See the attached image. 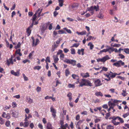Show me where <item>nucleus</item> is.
I'll use <instances>...</instances> for the list:
<instances>
[{"label": "nucleus", "mask_w": 129, "mask_h": 129, "mask_svg": "<svg viewBox=\"0 0 129 129\" xmlns=\"http://www.w3.org/2000/svg\"><path fill=\"white\" fill-rule=\"evenodd\" d=\"M85 80L86 79H83L80 80V82H79V87H82L84 86H85Z\"/></svg>", "instance_id": "nucleus-9"}, {"label": "nucleus", "mask_w": 129, "mask_h": 129, "mask_svg": "<svg viewBox=\"0 0 129 129\" xmlns=\"http://www.w3.org/2000/svg\"><path fill=\"white\" fill-rule=\"evenodd\" d=\"M59 34H66V32L62 30H61L58 31Z\"/></svg>", "instance_id": "nucleus-42"}, {"label": "nucleus", "mask_w": 129, "mask_h": 129, "mask_svg": "<svg viewBox=\"0 0 129 129\" xmlns=\"http://www.w3.org/2000/svg\"><path fill=\"white\" fill-rule=\"evenodd\" d=\"M109 76L112 78H114L116 75V73H113L111 71H110L109 73Z\"/></svg>", "instance_id": "nucleus-15"}, {"label": "nucleus", "mask_w": 129, "mask_h": 129, "mask_svg": "<svg viewBox=\"0 0 129 129\" xmlns=\"http://www.w3.org/2000/svg\"><path fill=\"white\" fill-rule=\"evenodd\" d=\"M76 33L78 35L82 36L86 34V31L85 30H83L81 32H79L78 31L76 32Z\"/></svg>", "instance_id": "nucleus-17"}, {"label": "nucleus", "mask_w": 129, "mask_h": 129, "mask_svg": "<svg viewBox=\"0 0 129 129\" xmlns=\"http://www.w3.org/2000/svg\"><path fill=\"white\" fill-rule=\"evenodd\" d=\"M63 61L67 63L72 64L73 66H74L76 64V61L73 59L69 60L66 59L65 60H63Z\"/></svg>", "instance_id": "nucleus-2"}, {"label": "nucleus", "mask_w": 129, "mask_h": 129, "mask_svg": "<svg viewBox=\"0 0 129 129\" xmlns=\"http://www.w3.org/2000/svg\"><path fill=\"white\" fill-rule=\"evenodd\" d=\"M88 46H89L90 49L92 50L94 47V45L91 42H89L88 44Z\"/></svg>", "instance_id": "nucleus-30"}, {"label": "nucleus", "mask_w": 129, "mask_h": 129, "mask_svg": "<svg viewBox=\"0 0 129 129\" xmlns=\"http://www.w3.org/2000/svg\"><path fill=\"white\" fill-rule=\"evenodd\" d=\"M32 40V46L33 47H35L39 43V40L38 39H34L33 37H31Z\"/></svg>", "instance_id": "nucleus-4"}, {"label": "nucleus", "mask_w": 129, "mask_h": 129, "mask_svg": "<svg viewBox=\"0 0 129 129\" xmlns=\"http://www.w3.org/2000/svg\"><path fill=\"white\" fill-rule=\"evenodd\" d=\"M124 52L127 54H129V49L128 48H124Z\"/></svg>", "instance_id": "nucleus-39"}, {"label": "nucleus", "mask_w": 129, "mask_h": 129, "mask_svg": "<svg viewBox=\"0 0 129 129\" xmlns=\"http://www.w3.org/2000/svg\"><path fill=\"white\" fill-rule=\"evenodd\" d=\"M47 129H52L53 127L51 123L49 122L47 123Z\"/></svg>", "instance_id": "nucleus-23"}, {"label": "nucleus", "mask_w": 129, "mask_h": 129, "mask_svg": "<svg viewBox=\"0 0 129 129\" xmlns=\"http://www.w3.org/2000/svg\"><path fill=\"white\" fill-rule=\"evenodd\" d=\"M110 59V57L108 55H106L102 58H99L97 59V61L98 62H101L104 63L105 61L107 60Z\"/></svg>", "instance_id": "nucleus-1"}, {"label": "nucleus", "mask_w": 129, "mask_h": 129, "mask_svg": "<svg viewBox=\"0 0 129 129\" xmlns=\"http://www.w3.org/2000/svg\"><path fill=\"white\" fill-rule=\"evenodd\" d=\"M110 112H109L108 113H106V116L105 117L106 119H107L108 118V117L110 116Z\"/></svg>", "instance_id": "nucleus-64"}, {"label": "nucleus", "mask_w": 129, "mask_h": 129, "mask_svg": "<svg viewBox=\"0 0 129 129\" xmlns=\"http://www.w3.org/2000/svg\"><path fill=\"white\" fill-rule=\"evenodd\" d=\"M41 68V66H36L34 67V69L35 70H39Z\"/></svg>", "instance_id": "nucleus-45"}, {"label": "nucleus", "mask_w": 129, "mask_h": 129, "mask_svg": "<svg viewBox=\"0 0 129 129\" xmlns=\"http://www.w3.org/2000/svg\"><path fill=\"white\" fill-rule=\"evenodd\" d=\"M125 64L121 60H120L117 62L114 63L113 64V65L117 67H120L121 66H123Z\"/></svg>", "instance_id": "nucleus-3"}, {"label": "nucleus", "mask_w": 129, "mask_h": 129, "mask_svg": "<svg viewBox=\"0 0 129 129\" xmlns=\"http://www.w3.org/2000/svg\"><path fill=\"white\" fill-rule=\"evenodd\" d=\"M93 9L95 10L96 11H97L99 10V6L98 5L93 6Z\"/></svg>", "instance_id": "nucleus-27"}, {"label": "nucleus", "mask_w": 129, "mask_h": 129, "mask_svg": "<svg viewBox=\"0 0 129 129\" xmlns=\"http://www.w3.org/2000/svg\"><path fill=\"white\" fill-rule=\"evenodd\" d=\"M94 83L96 86H99L102 85L101 81L99 79H97L95 80L94 81Z\"/></svg>", "instance_id": "nucleus-8"}, {"label": "nucleus", "mask_w": 129, "mask_h": 129, "mask_svg": "<svg viewBox=\"0 0 129 129\" xmlns=\"http://www.w3.org/2000/svg\"><path fill=\"white\" fill-rule=\"evenodd\" d=\"M33 25H30L27 29L26 32L27 33V36H28L30 35L31 33V30L30 29L33 27Z\"/></svg>", "instance_id": "nucleus-12"}, {"label": "nucleus", "mask_w": 129, "mask_h": 129, "mask_svg": "<svg viewBox=\"0 0 129 129\" xmlns=\"http://www.w3.org/2000/svg\"><path fill=\"white\" fill-rule=\"evenodd\" d=\"M72 77L74 79H76L77 80H78L79 79V76L75 74H72Z\"/></svg>", "instance_id": "nucleus-28"}, {"label": "nucleus", "mask_w": 129, "mask_h": 129, "mask_svg": "<svg viewBox=\"0 0 129 129\" xmlns=\"http://www.w3.org/2000/svg\"><path fill=\"white\" fill-rule=\"evenodd\" d=\"M71 53L72 54H75V49L74 48H71Z\"/></svg>", "instance_id": "nucleus-44"}, {"label": "nucleus", "mask_w": 129, "mask_h": 129, "mask_svg": "<svg viewBox=\"0 0 129 129\" xmlns=\"http://www.w3.org/2000/svg\"><path fill=\"white\" fill-rule=\"evenodd\" d=\"M7 64L8 66H9L11 64H13V62L12 58H10L9 59L7 60Z\"/></svg>", "instance_id": "nucleus-13"}, {"label": "nucleus", "mask_w": 129, "mask_h": 129, "mask_svg": "<svg viewBox=\"0 0 129 129\" xmlns=\"http://www.w3.org/2000/svg\"><path fill=\"white\" fill-rule=\"evenodd\" d=\"M113 127V126H112L111 125H109L107 126L106 129H111Z\"/></svg>", "instance_id": "nucleus-54"}, {"label": "nucleus", "mask_w": 129, "mask_h": 129, "mask_svg": "<svg viewBox=\"0 0 129 129\" xmlns=\"http://www.w3.org/2000/svg\"><path fill=\"white\" fill-rule=\"evenodd\" d=\"M121 94L123 96H125L126 95L127 93H126L125 91L123 90H122V93Z\"/></svg>", "instance_id": "nucleus-36"}, {"label": "nucleus", "mask_w": 129, "mask_h": 129, "mask_svg": "<svg viewBox=\"0 0 129 129\" xmlns=\"http://www.w3.org/2000/svg\"><path fill=\"white\" fill-rule=\"evenodd\" d=\"M64 55L63 53H61L60 54V59L61 60H64L63 58L64 57Z\"/></svg>", "instance_id": "nucleus-53"}, {"label": "nucleus", "mask_w": 129, "mask_h": 129, "mask_svg": "<svg viewBox=\"0 0 129 129\" xmlns=\"http://www.w3.org/2000/svg\"><path fill=\"white\" fill-rule=\"evenodd\" d=\"M113 43L111 44V46L113 47L118 48L121 46V45L120 44H115L113 45H112Z\"/></svg>", "instance_id": "nucleus-21"}, {"label": "nucleus", "mask_w": 129, "mask_h": 129, "mask_svg": "<svg viewBox=\"0 0 129 129\" xmlns=\"http://www.w3.org/2000/svg\"><path fill=\"white\" fill-rule=\"evenodd\" d=\"M37 14L36 13H35L34 15H33L32 18V23L31 24V25H33V24L34 23V22L35 21V20L36 19V18H37Z\"/></svg>", "instance_id": "nucleus-22"}, {"label": "nucleus", "mask_w": 129, "mask_h": 129, "mask_svg": "<svg viewBox=\"0 0 129 129\" xmlns=\"http://www.w3.org/2000/svg\"><path fill=\"white\" fill-rule=\"evenodd\" d=\"M41 88L39 86H38L36 88V90L38 92H39L41 91Z\"/></svg>", "instance_id": "nucleus-57"}, {"label": "nucleus", "mask_w": 129, "mask_h": 129, "mask_svg": "<svg viewBox=\"0 0 129 129\" xmlns=\"http://www.w3.org/2000/svg\"><path fill=\"white\" fill-rule=\"evenodd\" d=\"M118 56H119V58L121 59H123L125 58V56L122 54H120L118 55Z\"/></svg>", "instance_id": "nucleus-49"}, {"label": "nucleus", "mask_w": 129, "mask_h": 129, "mask_svg": "<svg viewBox=\"0 0 129 129\" xmlns=\"http://www.w3.org/2000/svg\"><path fill=\"white\" fill-rule=\"evenodd\" d=\"M103 108L105 109H107L108 108V106L106 104H104L102 106Z\"/></svg>", "instance_id": "nucleus-60"}, {"label": "nucleus", "mask_w": 129, "mask_h": 129, "mask_svg": "<svg viewBox=\"0 0 129 129\" xmlns=\"http://www.w3.org/2000/svg\"><path fill=\"white\" fill-rule=\"evenodd\" d=\"M70 126L72 129H73L74 128V124L72 122H71Z\"/></svg>", "instance_id": "nucleus-62"}, {"label": "nucleus", "mask_w": 129, "mask_h": 129, "mask_svg": "<svg viewBox=\"0 0 129 129\" xmlns=\"http://www.w3.org/2000/svg\"><path fill=\"white\" fill-rule=\"evenodd\" d=\"M129 115V113H125L123 115V116L124 118H125L127 117V116Z\"/></svg>", "instance_id": "nucleus-63"}, {"label": "nucleus", "mask_w": 129, "mask_h": 129, "mask_svg": "<svg viewBox=\"0 0 129 129\" xmlns=\"http://www.w3.org/2000/svg\"><path fill=\"white\" fill-rule=\"evenodd\" d=\"M108 105L110 108L113 109L114 107L115 106V104L113 102L109 101L108 102Z\"/></svg>", "instance_id": "nucleus-11"}, {"label": "nucleus", "mask_w": 129, "mask_h": 129, "mask_svg": "<svg viewBox=\"0 0 129 129\" xmlns=\"http://www.w3.org/2000/svg\"><path fill=\"white\" fill-rule=\"evenodd\" d=\"M23 76L25 81H27L28 80V78L26 77L24 74H23Z\"/></svg>", "instance_id": "nucleus-55"}, {"label": "nucleus", "mask_w": 129, "mask_h": 129, "mask_svg": "<svg viewBox=\"0 0 129 129\" xmlns=\"http://www.w3.org/2000/svg\"><path fill=\"white\" fill-rule=\"evenodd\" d=\"M4 122V121L3 119L1 117H0V123L1 124H3Z\"/></svg>", "instance_id": "nucleus-52"}, {"label": "nucleus", "mask_w": 129, "mask_h": 129, "mask_svg": "<svg viewBox=\"0 0 129 129\" xmlns=\"http://www.w3.org/2000/svg\"><path fill=\"white\" fill-rule=\"evenodd\" d=\"M111 122L113 123L114 125H119L120 124V122H116V120H112Z\"/></svg>", "instance_id": "nucleus-25"}, {"label": "nucleus", "mask_w": 129, "mask_h": 129, "mask_svg": "<svg viewBox=\"0 0 129 129\" xmlns=\"http://www.w3.org/2000/svg\"><path fill=\"white\" fill-rule=\"evenodd\" d=\"M11 107V105H10L9 106H6L4 108V109L5 111L9 109Z\"/></svg>", "instance_id": "nucleus-38"}, {"label": "nucleus", "mask_w": 129, "mask_h": 129, "mask_svg": "<svg viewBox=\"0 0 129 129\" xmlns=\"http://www.w3.org/2000/svg\"><path fill=\"white\" fill-rule=\"evenodd\" d=\"M94 39V37L91 36H89V37L88 38L86 39L87 41H89L91 39L93 40Z\"/></svg>", "instance_id": "nucleus-50"}, {"label": "nucleus", "mask_w": 129, "mask_h": 129, "mask_svg": "<svg viewBox=\"0 0 129 129\" xmlns=\"http://www.w3.org/2000/svg\"><path fill=\"white\" fill-rule=\"evenodd\" d=\"M54 62H55V63H56L58 61V60L59 59L57 57V56H56L55 57H54Z\"/></svg>", "instance_id": "nucleus-34"}, {"label": "nucleus", "mask_w": 129, "mask_h": 129, "mask_svg": "<svg viewBox=\"0 0 129 129\" xmlns=\"http://www.w3.org/2000/svg\"><path fill=\"white\" fill-rule=\"evenodd\" d=\"M102 108V107H97V109H98V110L101 113L102 115H104V114L103 113L102 111H104V112H106V110L104 109L101 110Z\"/></svg>", "instance_id": "nucleus-19"}, {"label": "nucleus", "mask_w": 129, "mask_h": 129, "mask_svg": "<svg viewBox=\"0 0 129 129\" xmlns=\"http://www.w3.org/2000/svg\"><path fill=\"white\" fill-rule=\"evenodd\" d=\"M109 53L110 54L114 51L115 53H118V50L117 48H114L113 47L110 48L108 49Z\"/></svg>", "instance_id": "nucleus-6"}, {"label": "nucleus", "mask_w": 129, "mask_h": 129, "mask_svg": "<svg viewBox=\"0 0 129 129\" xmlns=\"http://www.w3.org/2000/svg\"><path fill=\"white\" fill-rule=\"evenodd\" d=\"M65 73L66 75L67 76H68L70 72L68 69H67L66 70Z\"/></svg>", "instance_id": "nucleus-48"}, {"label": "nucleus", "mask_w": 129, "mask_h": 129, "mask_svg": "<svg viewBox=\"0 0 129 129\" xmlns=\"http://www.w3.org/2000/svg\"><path fill=\"white\" fill-rule=\"evenodd\" d=\"M85 86L91 87L92 86V85L90 81L87 79H86Z\"/></svg>", "instance_id": "nucleus-10"}, {"label": "nucleus", "mask_w": 129, "mask_h": 129, "mask_svg": "<svg viewBox=\"0 0 129 129\" xmlns=\"http://www.w3.org/2000/svg\"><path fill=\"white\" fill-rule=\"evenodd\" d=\"M79 43H75L73 44V45L71 46V47H75L77 48L79 46Z\"/></svg>", "instance_id": "nucleus-41"}, {"label": "nucleus", "mask_w": 129, "mask_h": 129, "mask_svg": "<svg viewBox=\"0 0 129 129\" xmlns=\"http://www.w3.org/2000/svg\"><path fill=\"white\" fill-rule=\"evenodd\" d=\"M81 75L83 78H86L89 77V73L87 72L85 74L83 73H81Z\"/></svg>", "instance_id": "nucleus-16"}, {"label": "nucleus", "mask_w": 129, "mask_h": 129, "mask_svg": "<svg viewBox=\"0 0 129 129\" xmlns=\"http://www.w3.org/2000/svg\"><path fill=\"white\" fill-rule=\"evenodd\" d=\"M29 123L28 122H25L24 123V127H27L28 126Z\"/></svg>", "instance_id": "nucleus-61"}, {"label": "nucleus", "mask_w": 129, "mask_h": 129, "mask_svg": "<svg viewBox=\"0 0 129 129\" xmlns=\"http://www.w3.org/2000/svg\"><path fill=\"white\" fill-rule=\"evenodd\" d=\"M97 17L100 19H102L103 17V15L101 13H100L98 15Z\"/></svg>", "instance_id": "nucleus-37"}, {"label": "nucleus", "mask_w": 129, "mask_h": 129, "mask_svg": "<svg viewBox=\"0 0 129 129\" xmlns=\"http://www.w3.org/2000/svg\"><path fill=\"white\" fill-rule=\"evenodd\" d=\"M22 62L24 63H25L27 62H28L29 63H30V61L28 59H26L23 60Z\"/></svg>", "instance_id": "nucleus-56"}, {"label": "nucleus", "mask_w": 129, "mask_h": 129, "mask_svg": "<svg viewBox=\"0 0 129 129\" xmlns=\"http://www.w3.org/2000/svg\"><path fill=\"white\" fill-rule=\"evenodd\" d=\"M50 109V111L52 113V115L53 117L54 118H55L56 116V110L52 106L51 107Z\"/></svg>", "instance_id": "nucleus-5"}, {"label": "nucleus", "mask_w": 129, "mask_h": 129, "mask_svg": "<svg viewBox=\"0 0 129 129\" xmlns=\"http://www.w3.org/2000/svg\"><path fill=\"white\" fill-rule=\"evenodd\" d=\"M11 111L12 112L11 114H12V116L13 117H17L19 115V113L18 110H12V111H11Z\"/></svg>", "instance_id": "nucleus-7"}, {"label": "nucleus", "mask_w": 129, "mask_h": 129, "mask_svg": "<svg viewBox=\"0 0 129 129\" xmlns=\"http://www.w3.org/2000/svg\"><path fill=\"white\" fill-rule=\"evenodd\" d=\"M72 94L71 93L69 92L67 94V96L69 98V100L71 101L72 99Z\"/></svg>", "instance_id": "nucleus-31"}, {"label": "nucleus", "mask_w": 129, "mask_h": 129, "mask_svg": "<svg viewBox=\"0 0 129 129\" xmlns=\"http://www.w3.org/2000/svg\"><path fill=\"white\" fill-rule=\"evenodd\" d=\"M45 61L46 63V62H50V58L48 56L46 57L45 60Z\"/></svg>", "instance_id": "nucleus-51"}, {"label": "nucleus", "mask_w": 129, "mask_h": 129, "mask_svg": "<svg viewBox=\"0 0 129 129\" xmlns=\"http://www.w3.org/2000/svg\"><path fill=\"white\" fill-rule=\"evenodd\" d=\"M108 49H104L100 51L99 53L98 54H100V53L101 54L103 52L106 53L107 52H108Z\"/></svg>", "instance_id": "nucleus-33"}, {"label": "nucleus", "mask_w": 129, "mask_h": 129, "mask_svg": "<svg viewBox=\"0 0 129 129\" xmlns=\"http://www.w3.org/2000/svg\"><path fill=\"white\" fill-rule=\"evenodd\" d=\"M118 120L120 121V122L121 123H123L124 122L122 119L119 117H118Z\"/></svg>", "instance_id": "nucleus-59"}, {"label": "nucleus", "mask_w": 129, "mask_h": 129, "mask_svg": "<svg viewBox=\"0 0 129 129\" xmlns=\"http://www.w3.org/2000/svg\"><path fill=\"white\" fill-rule=\"evenodd\" d=\"M59 5L60 7L63 6L64 3V0H58Z\"/></svg>", "instance_id": "nucleus-24"}, {"label": "nucleus", "mask_w": 129, "mask_h": 129, "mask_svg": "<svg viewBox=\"0 0 129 129\" xmlns=\"http://www.w3.org/2000/svg\"><path fill=\"white\" fill-rule=\"evenodd\" d=\"M5 125L7 127H9L10 125V122L9 121H6Z\"/></svg>", "instance_id": "nucleus-46"}, {"label": "nucleus", "mask_w": 129, "mask_h": 129, "mask_svg": "<svg viewBox=\"0 0 129 129\" xmlns=\"http://www.w3.org/2000/svg\"><path fill=\"white\" fill-rule=\"evenodd\" d=\"M26 101L27 102L30 104H31L33 102V99L31 98L30 97H27Z\"/></svg>", "instance_id": "nucleus-14"}, {"label": "nucleus", "mask_w": 129, "mask_h": 129, "mask_svg": "<svg viewBox=\"0 0 129 129\" xmlns=\"http://www.w3.org/2000/svg\"><path fill=\"white\" fill-rule=\"evenodd\" d=\"M78 5L79 4L78 3H75L71 6V7L73 8H75L77 7Z\"/></svg>", "instance_id": "nucleus-29"}, {"label": "nucleus", "mask_w": 129, "mask_h": 129, "mask_svg": "<svg viewBox=\"0 0 129 129\" xmlns=\"http://www.w3.org/2000/svg\"><path fill=\"white\" fill-rule=\"evenodd\" d=\"M87 10L89 11H93L94 9L93 7V6H91L90 7L88 8Z\"/></svg>", "instance_id": "nucleus-43"}, {"label": "nucleus", "mask_w": 129, "mask_h": 129, "mask_svg": "<svg viewBox=\"0 0 129 129\" xmlns=\"http://www.w3.org/2000/svg\"><path fill=\"white\" fill-rule=\"evenodd\" d=\"M95 94L97 96H102L103 94L101 92H96L95 93Z\"/></svg>", "instance_id": "nucleus-26"}, {"label": "nucleus", "mask_w": 129, "mask_h": 129, "mask_svg": "<svg viewBox=\"0 0 129 129\" xmlns=\"http://www.w3.org/2000/svg\"><path fill=\"white\" fill-rule=\"evenodd\" d=\"M47 27L44 26H42V27L41 28V31L43 33L44 31L46 29Z\"/></svg>", "instance_id": "nucleus-35"}, {"label": "nucleus", "mask_w": 129, "mask_h": 129, "mask_svg": "<svg viewBox=\"0 0 129 129\" xmlns=\"http://www.w3.org/2000/svg\"><path fill=\"white\" fill-rule=\"evenodd\" d=\"M34 51H33L31 52L29 54V55H28V57H29V58L30 59H32V56L33 55V53H34Z\"/></svg>", "instance_id": "nucleus-47"}, {"label": "nucleus", "mask_w": 129, "mask_h": 129, "mask_svg": "<svg viewBox=\"0 0 129 129\" xmlns=\"http://www.w3.org/2000/svg\"><path fill=\"white\" fill-rule=\"evenodd\" d=\"M68 86L70 88H74L75 87V84H69L68 85Z\"/></svg>", "instance_id": "nucleus-32"}, {"label": "nucleus", "mask_w": 129, "mask_h": 129, "mask_svg": "<svg viewBox=\"0 0 129 129\" xmlns=\"http://www.w3.org/2000/svg\"><path fill=\"white\" fill-rule=\"evenodd\" d=\"M10 117V116L9 113H7L5 117V118L8 119H9Z\"/></svg>", "instance_id": "nucleus-58"}, {"label": "nucleus", "mask_w": 129, "mask_h": 129, "mask_svg": "<svg viewBox=\"0 0 129 129\" xmlns=\"http://www.w3.org/2000/svg\"><path fill=\"white\" fill-rule=\"evenodd\" d=\"M21 50L20 49H18L16 50L15 52L16 54H18L19 56H21L22 55V54L20 52Z\"/></svg>", "instance_id": "nucleus-20"}, {"label": "nucleus", "mask_w": 129, "mask_h": 129, "mask_svg": "<svg viewBox=\"0 0 129 129\" xmlns=\"http://www.w3.org/2000/svg\"><path fill=\"white\" fill-rule=\"evenodd\" d=\"M12 106L13 108L16 107L17 106L16 103L15 102H13L12 103Z\"/></svg>", "instance_id": "nucleus-40"}, {"label": "nucleus", "mask_w": 129, "mask_h": 129, "mask_svg": "<svg viewBox=\"0 0 129 129\" xmlns=\"http://www.w3.org/2000/svg\"><path fill=\"white\" fill-rule=\"evenodd\" d=\"M11 74L14 75L16 76H18L19 75V72H15L13 70H12L11 72Z\"/></svg>", "instance_id": "nucleus-18"}]
</instances>
